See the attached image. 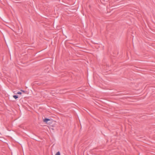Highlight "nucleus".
Here are the masks:
<instances>
[{
  "mask_svg": "<svg viewBox=\"0 0 155 155\" xmlns=\"http://www.w3.org/2000/svg\"><path fill=\"white\" fill-rule=\"evenodd\" d=\"M50 120V119L48 118H45L44 120V122L47 123L48 121H49Z\"/></svg>",
  "mask_w": 155,
  "mask_h": 155,
  "instance_id": "obj_1",
  "label": "nucleus"
},
{
  "mask_svg": "<svg viewBox=\"0 0 155 155\" xmlns=\"http://www.w3.org/2000/svg\"><path fill=\"white\" fill-rule=\"evenodd\" d=\"M13 97L15 99H17V98H18V97L17 95H14L13 96Z\"/></svg>",
  "mask_w": 155,
  "mask_h": 155,
  "instance_id": "obj_2",
  "label": "nucleus"
},
{
  "mask_svg": "<svg viewBox=\"0 0 155 155\" xmlns=\"http://www.w3.org/2000/svg\"><path fill=\"white\" fill-rule=\"evenodd\" d=\"M55 155H60V153L59 151L58 152L56 153L55 154Z\"/></svg>",
  "mask_w": 155,
  "mask_h": 155,
  "instance_id": "obj_3",
  "label": "nucleus"
},
{
  "mask_svg": "<svg viewBox=\"0 0 155 155\" xmlns=\"http://www.w3.org/2000/svg\"><path fill=\"white\" fill-rule=\"evenodd\" d=\"M17 94H21V92H18L17 93Z\"/></svg>",
  "mask_w": 155,
  "mask_h": 155,
  "instance_id": "obj_4",
  "label": "nucleus"
},
{
  "mask_svg": "<svg viewBox=\"0 0 155 155\" xmlns=\"http://www.w3.org/2000/svg\"><path fill=\"white\" fill-rule=\"evenodd\" d=\"M21 91L22 92H23V93H25V91H24L22 90H21Z\"/></svg>",
  "mask_w": 155,
  "mask_h": 155,
  "instance_id": "obj_5",
  "label": "nucleus"
},
{
  "mask_svg": "<svg viewBox=\"0 0 155 155\" xmlns=\"http://www.w3.org/2000/svg\"><path fill=\"white\" fill-rule=\"evenodd\" d=\"M41 83H39L38 84L39 85H41Z\"/></svg>",
  "mask_w": 155,
  "mask_h": 155,
  "instance_id": "obj_6",
  "label": "nucleus"
}]
</instances>
